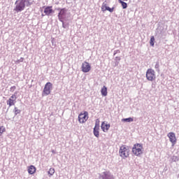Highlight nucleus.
Masks as SVG:
<instances>
[{"label":"nucleus","mask_w":179,"mask_h":179,"mask_svg":"<svg viewBox=\"0 0 179 179\" xmlns=\"http://www.w3.org/2000/svg\"><path fill=\"white\" fill-rule=\"evenodd\" d=\"M20 113H21V110L18 109L17 107H15L14 108L15 115H17V114H20Z\"/></svg>","instance_id":"5701e85b"},{"label":"nucleus","mask_w":179,"mask_h":179,"mask_svg":"<svg viewBox=\"0 0 179 179\" xmlns=\"http://www.w3.org/2000/svg\"><path fill=\"white\" fill-rule=\"evenodd\" d=\"M123 1H128V0H123Z\"/></svg>","instance_id":"a878e982"},{"label":"nucleus","mask_w":179,"mask_h":179,"mask_svg":"<svg viewBox=\"0 0 179 179\" xmlns=\"http://www.w3.org/2000/svg\"><path fill=\"white\" fill-rule=\"evenodd\" d=\"M155 68H159V64H156Z\"/></svg>","instance_id":"393cba45"},{"label":"nucleus","mask_w":179,"mask_h":179,"mask_svg":"<svg viewBox=\"0 0 179 179\" xmlns=\"http://www.w3.org/2000/svg\"><path fill=\"white\" fill-rule=\"evenodd\" d=\"M100 131V124L96 122L95 126L94 127V131H93V134L94 136H96V138H99V136H100V131Z\"/></svg>","instance_id":"f8f14e48"},{"label":"nucleus","mask_w":179,"mask_h":179,"mask_svg":"<svg viewBox=\"0 0 179 179\" xmlns=\"http://www.w3.org/2000/svg\"><path fill=\"white\" fill-rule=\"evenodd\" d=\"M132 153L134 156L139 157L143 155V145L141 143H136L132 148Z\"/></svg>","instance_id":"f257e3e1"},{"label":"nucleus","mask_w":179,"mask_h":179,"mask_svg":"<svg viewBox=\"0 0 179 179\" xmlns=\"http://www.w3.org/2000/svg\"><path fill=\"white\" fill-rule=\"evenodd\" d=\"M58 10H60L59 14H58V18L59 20H60V22H62V23H64V16H65V15L66 14V10L65 8H58Z\"/></svg>","instance_id":"9d476101"},{"label":"nucleus","mask_w":179,"mask_h":179,"mask_svg":"<svg viewBox=\"0 0 179 179\" xmlns=\"http://www.w3.org/2000/svg\"><path fill=\"white\" fill-rule=\"evenodd\" d=\"M87 120H89V113L86 111L78 115V122L80 124H85Z\"/></svg>","instance_id":"423d86ee"},{"label":"nucleus","mask_w":179,"mask_h":179,"mask_svg":"<svg viewBox=\"0 0 179 179\" xmlns=\"http://www.w3.org/2000/svg\"><path fill=\"white\" fill-rule=\"evenodd\" d=\"M10 92H14V90H16V86H13L10 88Z\"/></svg>","instance_id":"b1692460"},{"label":"nucleus","mask_w":179,"mask_h":179,"mask_svg":"<svg viewBox=\"0 0 179 179\" xmlns=\"http://www.w3.org/2000/svg\"><path fill=\"white\" fill-rule=\"evenodd\" d=\"M119 156L122 157V159H127L129 157V147L127 145H122L119 150Z\"/></svg>","instance_id":"f03ea898"},{"label":"nucleus","mask_w":179,"mask_h":179,"mask_svg":"<svg viewBox=\"0 0 179 179\" xmlns=\"http://www.w3.org/2000/svg\"><path fill=\"white\" fill-rule=\"evenodd\" d=\"M168 138H169L170 142L172 143V146H174L177 143V138L176 137V134L174 132H169L167 134Z\"/></svg>","instance_id":"6e6552de"},{"label":"nucleus","mask_w":179,"mask_h":179,"mask_svg":"<svg viewBox=\"0 0 179 179\" xmlns=\"http://www.w3.org/2000/svg\"><path fill=\"white\" fill-rule=\"evenodd\" d=\"M122 121L123 122H132L134 121V119L132 117H128L122 119Z\"/></svg>","instance_id":"a211bd4d"},{"label":"nucleus","mask_w":179,"mask_h":179,"mask_svg":"<svg viewBox=\"0 0 179 179\" xmlns=\"http://www.w3.org/2000/svg\"><path fill=\"white\" fill-rule=\"evenodd\" d=\"M55 173V169L54 168H50L49 169L48 174H49L50 177H51V176H54Z\"/></svg>","instance_id":"aec40b11"},{"label":"nucleus","mask_w":179,"mask_h":179,"mask_svg":"<svg viewBox=\"0 0 179 179\" xmlns=\"http://www.w3.org/2000/svg\"><path fill=\"white\" fill-rule=\"evenodd\" d=\"M101 10L102 12H106V10H108L110 13H113V12H114V7L110 8L108 7V5L107 3H103L101 6Z\"/></svg>","instance_id":"9b49d317"},{"label":"nucleus","mask_w":179,"mask_h":179,"mask_svg":"<svg viewBox=\"0 0 179 179\" xmlns=\"http://www.w3.org/2000/svg\"><path fill=\"white\" fill-rule=\"evenodd\" d=\"M119 2H120V3H121L123 9H127V8L128 7V4H127V3H125L121 0H119Z\"/></svg>","instance_id":"6ab92c4d"},{"label":"nucleus","mask_w":179,"mask_h":179,"mask_svg":"<svg viewBox=\"0 0 179 179\" xmlns=\"http://www.w3.org/2000/svg\"><path fill=\"white\" fill-rule=\"evenodd\" d=\"M43 12L46 16H51L55 13L52 6L45 7Z\"/></svg>","instance_id":"ddd939ff"},{"label":"nucleus","mask_w":179,"mask_h":179,"mask_svg":"<svg viewBox=\"0 0 179 179\" xmlns=\"http://www.w3.org/2000/svg\"><path fill=\"white\" fill-rule=\"evenodd\" d=\"M3 132H6V129L5 128V127L1 126L0 127V136H2V134H3Z\"/></svg>","instance_id":"412c9836"},{"label":"nucleus","mask_w":179,"mask_h":179,"mask_svg":"<svg viewBox=\"0 0 179 179\" xmlns=\"http://www.w3.org/2000/svg\"><path fill=\"white\" fill-rule=\"evenodd\" d=\"M26 0H20L15 2V7L14 10L17 13L22 12V10H24V8H26Z\"/></svg>","instance_id":"7ed1b4c3"},{"label":"nucleus","mask_w":179,"mask_h":179,"mask_svg":"<svg viewBox=\"0 0 179 179\" xmlns=\"http://www.w3.org/2000/svg\"><path fill=\"white\" fill-rule=\"evenodd\" d=\"M146 78L150 80V82H153V80H156V73L155 70L152 69H148L146 71Z\"/></svg>","instance_id":"20e7f679"},{"label":"nucleus","mask_w":179,"mask_h":179,"mask_svg":"<svg viewBox=\"0 0 179 179\" xmlns=\"http://www.w3.org/2000/svg\"><path fill=\"white\" fill-rule=\"evenodd\" d=\"M101 128L103 132H108V129H110V124L107 123V122H103Z\"/></svg>","instance_id":"4468645a"},{"label":"nucleus","mask_w":179,"mask_h":179,"mask_svg":"<svg viewBox=\"0 0 179 179\" xmlns=\"http://www.w3.org/2000/svg\"><path fill=\"white\" fill-rule=\"evenodd\" d=\"M16 94H13L7 101V105L8 107H12V106H15L16 104Z\"/></svg>","instance_id":"1a4fd4ad"},{"label":"nucleus","mask_w":179,"mask_h":179,"mask_svg":"<svg viewBox=\"0 0 179 179\" xmlns=\"http://www.w3.org/2000/svg\"><path fill=\"white\" fill-rule=\"evenodd\" d=\"M92 69V66H90V64L87 62H84L82 64L81 66V70L84 73H87V72H90V70Z\"/></svg>","instance_id":"0eeeda50"},{"label":"nucleus","mask_w":179,"mask_h":179,"mask_svg":"<svg viewBox=\"0 0 179 179\" xmlns=\"http://www.w3.org/2000/svg\"><path fill=\"white\" fill-rule=\"evenodd\" d=\"M100 178L102 179H112L113 176L110 173L109 171L103 172L102 175L100 176Z\"/></svg>","instance_id":"2eb2a0df"},{"label":"nucleus","mask_w":179,"mask_h":179,"mask_svg":"<svg viewBox=\"0 0 179 179\" xmlns=\"http://www.w3.org/2000/svg\"><path fill=\"white\" fill-rule=\"evenodd\" d=\"M150 44L152 47L155 45V36H151L150 40Z\"/></svg>","instance_id":"4be33fe9"},{"label":"nucleus","mask_w":179,"mask_h":179,"mask_svg":"<svg viewBox=\"0 0 179 179\" xmlns=\"http://www.w3.org/2000/svg\"><path fill=\"white\" fill-rule=\"evenodd\" d=\"M101 93L102 96L106 97V96H107V94H108V92H107V87L103 86L101 90Z\"/></svg>","instance_id":"f3484780"},{"label":"nucleus","mask_w":179,"mask_h":179,"mask_svg":"<svg viewBox=\"0 0 179 179\" xmlns=\"http://www.w3.org/2000/svg\"><path fill=\"white\" fill-rule=\"evenodd\" d=\"M36 166H33V165H31L29 166H28V169H27V171L29 173V174H34L36 171Z\"/></svg>","instance_id":"dca6fc26"},{"label":"nucleus","mask_w":179,"mask_h":179,"mask_svg":"<svg viewBox=\"0 0 179 179\" xmlns=\"http://www.w3.org/2000/svg\"><path fill=\"white\" fill-rule=\"evenodd\" d=\"M51 90H52V83L48 82L47 83L43 88L42 96H48L49 94H51Z\"/></svg>","instance_id":"39448f33"}]
</instances>
